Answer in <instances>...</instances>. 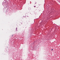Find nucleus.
<instances>
[{
	"instance_id": "6",
	"label": "nucleus",
	"mask_w": 60,
	"mask_h": 60,
	"mask_svg": "<svg viewBox=\"0 0 60 60\" xmlns=\"http://www.w3.org/2000/svg\"><path fill=\"white\" fill-rule=\"evenodd\" d=\"M36 3H37L36 2H35V4H36Z\"/></svg>"
},
{
	"instance_id": "4",
	"label": "nucleus",
	"mask_w": 60,
	"mask_h": 60,
	"mask_svg": "<svg viewBox=\"0 0 60 60\" xmlns=\"http://www.w3.org/2000/svg\"><path fill=\"white\" fill-rule=\"evenodd\" d=\"M19 25L20 26H21V24H19Z\"/></svg>"
},
{
	"instance_id": "2",
	"label": "nucleus",
	"mask_w": 60,
	"mask_h": 60,
	"mask_svg": "<svg viewBox=\"0 0 60 60\" xmlns=\"http://www.w3.org/2000/svg\"><path fill=\"white\" fill-rule=\"evenodd\" d=\"M16 30L17 31H18V30H17V28H16Z\"/></svg>"
},
{
	"instance_id": "3",
	"label": "nucleus",
	"mask_w": 60,
	"mask_h": 60,
	"mask_svg": "<svg viewBox=\"0 0 60 60\" xmlns=\"http://www.w3.org/2000/svg\"><path fill=\"white\" fill-rule=\"evenodd\" d=\"M36 7V6H34V7Z\"/></svg>"
},
{
	"instance_id": "5",
	"label": "nucleus",
	"mask_w": 60,
	"mask_h": 60,
	"mask_svg": "<svg viewBox=\"0 0 60 60\" xmlns=\"http://www.w3.org/2000/svg\"><path fill=\"white\" fill-rule=\"evenodd\" d=\"M53 50V49H52V50Z\"/></svg>"
},
{
	"instance_id": "1",
	"label": "nucleus",
	"mask_w": 60,
	"mask_h": 60,
	"mask_svg": "<svg viewBox=\"0 0 60 60\" xmlns=\"http://www.w3.org/2000/svg\"><path fill=\"white\" fill-rule=\"evenodd\" d=\"M2 4H3V6H5V4L3 3Z\"/></svg>"
}]
</instances>
